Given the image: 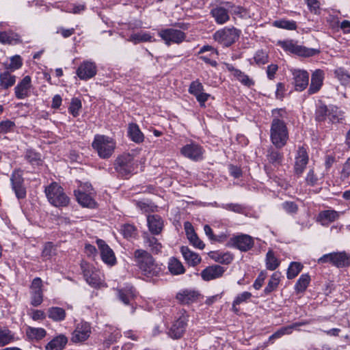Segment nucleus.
<instances>
[{"mask_svg": "<svg viewBox=\"0 0 350 350\" xmlns=\"http://www.w3.org/2000/svg\"><path fill=\"white\" fill-rule=\"evenodd\" d=\"M133 258L137 267L147 277L157 276L162 271L161 265L157 263L152 256L144 250H136Z\"/></svg>", "mask_w": 350, "mask_h": 350, "instance_id": "obj_1", "label": "nucleus"}, {"mask_svg": "<svg viewBox=\"0 0 350 350\" xmlns=\"http://www.w3.org/2000/svg\"><path fill=\"white\" fill-rule=\"evenodd\" d=\"M93 149L101 159H109L116 148V142L110 137L104 135H96L92 143Z\"/></svg>", "mask_w": 350, "mask_h": 350, "instance_id": "obj_2", "label": "nucleus"}, {"mask_svg": "<svg viewBox=\"0 0 350 350\" xmlns=\"http://www.w3.org/2000/svg\"><path fill=\"white\" fill-rule=\"evenodd\" d=\"M45 194L49 202L56 207L66 206L69 198L64 192L62 187L57 183H52L45 188Z\"/></svg>", "mask_w": 350, "mask_h": 350, "instance_id": "obj_3", "label": "nucleus"}, {"mask_svg": "<svg viewBox=\"0 0 350 350\" xmlns=\"http://www.w3.org/2000/svg\"><path fill=\"white\" fill-rule=\"evenodd\" d=\"M270 139L273 145L277 148L284 147L288 139V131L286 124L280 122L271 123Z\"/></svg>", "mask_w": 350, "mask_h": 350, "instance_id": "obj_4", "label": "nucleus"}, {"mask_svg": "<svg viewBox=\"0 0 350 350\" xmlns=\"http://www.w3.org/2000/svg\"><path fill=\"white\" fill-rule=\"evenodd\" d=\"M114 168L119 176L127 178L135 170L134 157L129 153H123L114 161Z\"/></svg>", "mask_w": 350, "mask_h": 350, "instance_id": "obj_5", "label": "nucleus"}, {"mask_svg": "<svg viewBox=\"0 0 350 350\" xmlns=\"http://www.w3.org/2000/svg\"><path fill=\"white\" fill-rule=\"evenodd\" d=\"M278 44L286 51L305 57H312L320 53L319 49L298 45L293 40L278 41Z\"/></svg>", "mask_w": 350, "mask_h": 350, "instance_id": "obj_6", "label": "nucleus"}, {"mask_svg": "<svg viewBox=\"0 0 350 350\" xmlns=\"http://www.w3.org/2000/svg\"><path fill=\"white\" fill-rule=\"evenodd\" d=\"M188 317L187 312L184 309L180 310L177 312L169 331V336L172 338L179 339L183 336L187 326Z\"/></svg>", "mask_w": 350, "mask_h": 350, "instance_id": "obj_7", "label": "nucleus"}, {"mask_svg": "<svg viewBox=\"0 0 350 350\" xmlns=\"http://www.w3.org/2000/svg\"><path fill=\"white\" fill-rule=\"evenodd\" d=\"M240 36V31L234 27H224L213 34V39L226 47L231 46Z\"/></svg>", "mask_w": 350, "mask_h": 350, "instance_id": "obj_8", "label": "nucleus"}, {"mask_svg": "<svg viewBox=\"0 0 350 350\" xmlns=\"http://www.w3.org/2000/svg\"><path fill=\"white\" fill-rule=\"evenodd\" d=\"M159 36L167 46H170L172 44H179L186 38V34L185 32L180 29L173 28L161 29L159 32Z\"/></svg>", "mask_w": 350, "mask_h": 350, "instance_id": "obj_9", "label": "nucleus"}, {"mask_svg": "<svg viewBox=\"0 0 350 350\" xmlns=\"http://www.w3.org/2000/svg\"><path fill=\"white\" fill-rule=\"evenodd\" d=\"M227 245L241 252H247L253 247L254 241L250 235L242 234L230 238Z\"/></svg>", "mask_w": 350, "mask_h": 350, "instance_id": "obj_10", "label": "nucleus"}, {"mask_svg": "<svg viewBox=\"0 0 350 350\" xmlns=\"http://www.w3.org/2000/svg\"><path fill=\"white\" fill-rule=\"evenodd\" d=\"M204 150L203 148L196 142H191L185 145L180 149V153L186 158L193 161H199L203 159Z\"/></svg>", "mask_w": 350, "mask_h": 350, "instance_id": "obj_11", "label": "nucleus"}, {"mask_svg": "<svg viewBox=\"0 0 350 350\" xmlns=\"http://www.w3.org/2000/svg\"><path fill=\"white\" fill-rule=\"evenodd\" d=\"M293 75V84L295 90L298 92L304 90L309 84V73L301 69L292 68L290 70Z\"/></svg>", "mask_w": 350, "mask_h": 350, "instance_id": "obj_12", "label": "nucleus"}, {"mask_svg": "<svg viewBox=\"0 0 350 350\" xmlns=\"http://www.w3.org/2000/svg\"><path fill=\"white\" fill-rule=\"evenodd\" d=\"M97 72L95 62L90 60L83 61L78 67L76 74L81 80L87 81L94 77Z\"/></svg>", "mask_w": 350, "mask_h": 350, "instance_id": "obj_13", "label": "nucleus"}, {"mask_svg": "<svg viewBox=\"0 0 350 350\" xmlns=\"http://www.w3.org/2000/svg\"><path fill=\"white\" fill-rule=\"evenodd\" d=\"M81 267L83 273V276L90 285L94 288H98L101 285L102 280L99 275V273L94 270V267L86 262H83Z\"/></svg>", "mask_w": 350, "mask_h": 350, "instance_id": "obj_14", "label": "nucleus"}, {"mask_svg": "<svg viewBox=\"0 0 350 350\" xmlns=\"http://www.w3.org/2000/svg\"><path fill=\"white\" fill-rule=\"evenodd\" d=\"M90 324L82 321L78 323L72 333L71 341L74 343L81 342L86 340L90 336Z\"/></svg>", "mask_w": 350, "mask_h": 350, "instance_id": "obj_15", "label": "nucleus"}, {"mask_svg": "<svg viewBox=\"0 0 350 350\" xmlns=\"http://www.w3.org/2000/svg\"><path fill=\"white\" fill-rule=\"evenodd\" d=\"M96 244L103 261L109 266H113L116 263V258L112 249L102 239H97Z\"/></svg>", "mask_w": 350, "mask_h": 350, "instance_id": "obj_16", "label": "nucleus"}, {"mask_svg": "<svg viewBox=\"0 0 350 350\" xmlns=\"http://www.w3.org/2000/svg\"><path fill=\"white\" fill-rule=\"evenodd\" d=\"M200 296L198 291L193 289L180 290L176 295L178 302L183 305H189L196 302Z\"/></svg>", "mask_w": 350, "mask_h": 350, "instance_id": "obj_17", "label": "nucleus"}, {"mask_svg": "<svg viewBox=\"0 0 350 350\" xmlns=\"http://www.w3.org/2000/svg\"><path fill=\"white\" fill-rule=\"evenodd\" d=\"M31 79L25 76L14 88V94L18 99H24L30 95Z\"/></svg>", "mask_w": 350, "mask_h": 350, "instance_id": "obj_18", "label": "nucleus"}, {"mask_svg": "<svg viewBox=\"0 0 350 350\" xmlns=\"http://www.w3.org/2000/svg\"><path fill=\"white\" fill-rule=\"evenodd\" d=\"M324 72L321 69L315 70L311 76V82L308 90L310 95L317 93L323 84Z\"/></svg>", "mask_w": 350, "mask_h": 350, "instance_id": "obj_19", "label": "nucleus"}, {"mask_svg": "<svg viewBox=\"0 0 350 350\" xmlns=\"http://www.w3.org/2000/svg\"><path fill=\"white\" fill-rule=\"evenodd\" d=\"M308 162V155L304 147H299L295 158V172L297 175H301Z\"/></svg>", "mask_w": 350, "mask_h": 350, "instance_id": "obj_20", "label": "nucleus"}, {"mask_svg": "<svg viewBox=\"0 0 350 350\" xmlns=\"http://www.w3.org/2000/svg\"><path fill=\"white\" fill-rule=\"evenodd\" d=\"M225 269L220 265H213L206 267L201 272V276L205 281H210L220 278L224 273Z\"/></svg>", "mask_w": 350, "mask_h": 350, "instance_id": "obj_21", "label": "nucleus"}, {"mask_svg": "<svg viewBox=\"0 0 350 350\" xmlns=\"http://www.w3.org/2000/svg\"><path fill=\"white\" fill-rule=\"evenodd\" d=\"M339 217L340 213L334 210H325L319 213L317 221L323 226H328L329 224L337 220Z\"/></svg>", "mask_w": 350, "mask_h": 350, "instance_id": "obj_22", "label": "nucleus"}, {"mask_svg": "<svg viewBox=\"0 0 350 350\" xmlns=\"http://www.w3.org/2000/svg\"><path fill=\"white\" fill-rule=\"evenodd\" d=\"M308 323L307 321H301L293 323L292 325L288 326L282 327L275 333H273L271 336H270L269 340L273 342L274 340L280 338L284 335L291 334L293 329H297L298 327L307 325Z\"/></svg>", "mask_w": 350, "mask_h": 350, "instance_id": "obj_23", "label": "nucleus"}, {"mask_svg": "<svg viewBox=\"0 0 350 350\" xmlns=\"http://www.w3.org/2000/svg\"><path fill=\"white\" fill-rule=\"evenodd\" d=\"M147 222L149 230L153 234H159L161 233L163 223L161 217L157 215H148Z\"/></svg>", "mask_w": 350, "mask_h": 350, "instance_id": "obj_24", "label": "nucleus"}, {"mask_svg": "<svg viewBox=\"0 0 350 350\" xmlns=\"http://www.w3.org/2000/svg\"><path fill=\"white\" fill-rule=\"evenodd\" d=\"M68 342V338L59 334L53 338L44 347L45 350H63Z\"/></svg>", "mask_w": 350, "mask_h": 350, "instance_id": "obj_25", "label": "nucleus"}, {"mask_svg": "<svg viewBox=\"0 0 350 350\" xmlns=\"http://www.w3.org/2000/svg\"><path fill=\"white\" fill-rule=\"evenodd\" d=\"M142 237L144 245L149 247L152 253L158 254L161 252L162 245L159 242L157 239L150 235L148 232L143 233Z\"/></svg>", "mask_w": 350, "mask_h": 350, "instance_id": "obj_26", "label": "nucleus"}, {"mask_svg": "<svg viewBox=\"0 0 350 350\" xmlns=\"http://www.w3.org/2000/svg\"><path fill=\"white\" fill-rule=\"evenodd\" d=\"M180 252L185 261L190 266L194 267L201 262L200 256L198 254L191 251L187 246H182L180 247Z\"/></svg>", "mask_w": 350, "mask_h": 350, "instance_id": "obj_27", "label": "nucleus"}, {"mask_svg": "<svg viewBox=\"0 0 350 350\" xmlns=\"http://www.w3.org/2000/svg\"><path fill=\"white\" fill-rule=\"evenodd\" d=\"M22 42L20 36L12 31H0V42L4 44H17Z\"/></svg>", "mask_w": 350, "mask_h": 350, "instance_id": "obj_28", "label": "nucleus"}, {"mask_svg": "<svg viewBox=\"0 0 350 350\" xmlns=\"http://www.w3.org/2000/svg\"><path fill=\"white\" fill-rule=\"evenodd\" d=\"M333 265L338 267H346L350 265V255L345 252H333Z\"/></svg>", "mask_w": 350, "mask_h": 350, "instance_id": "obj_29", "label": "nucleus"}, {"mask_svg": "<svg viewBox=\"0 0 350 350\" xmlns=\"http://www.w3.org/2000/svg\"><path fill=\"white\" fill-rule=\"evenodd\" d=\"M211 14L217 24L222 25L230 19L228 11L220 6H217L211 10Z\"/></svg>", "mask_w": 350, "mask_h": 350, "instance_id": "obj_30", "label": "nucleus"}, {"mask_svg": "<svg viewBox=\"0 0 350 350\" xmlns=\"http://www.w3.org/2000/svg\"><path fill=\"white\" fill-rule=\"evenodd\" d=\"M75 194L78 202L83 206L90 208L96 206V203L90 194L86 193L80 189L75 191Z\"/></svg>", "mask_w": 350, "mask_h": 350, "instance_id": "obj_31", "label": "nucleus"}, {"mask_svg": "<svg viewBox=\"0 0 350 350\" xmlns=\"http://www.w3.org/2000/svg\"><path fill=\"white\" fill-rule=\"evenodd\" d=\"M266 157L269 163L274 167L281 165L284 158L282 152L272 147L268 149Z\"/></svg>", "mask_w": 350, "mask_h": 350, "instance_id": "obj_32", "label": "nucleus"}, {"mask_svg": "<svg viewBox=\"0 0 350 350\" xmlns=\"http://www.w3.org/2000/svg\"><path fill=\"white\" fill-rule=\"evenodd\" d=\"M329 114H328V121L332 124L342 123L345 120L344 112L338 107L330 105Z\"/></svg>", "mask_w": 350, "mask_h": 350, "instance_id": "obj_33", "label": "nucleus"}, {"mask_svg": "<svg viewBox=\"0 0 350 350\" xmlns=\"http://www.w3.org/2000/svg\"><path fill=\"white\" fill-rule=\"evenodd\" d=\"M168 270L172 275H180L185 272L182 262L175 257H171L167 263Z\"/></svg>", "mask_w": 350, "mask_h": 350, "instance_id": "obj_34", "label": "nucleus"}, {"mask_svg": "<svg viewBox=\"0 0 350 350\" xmlns=\"http://www.w3.org/2000/svg\"><path fill=\"white\" fill-rule=\"evenodd\" d=\"M210 256L215 261L224 265H229L233 260V255L230 252H212Z\"/></svg>", "mask_w": 350, "mask_h": 350, "instance_id": "obj_35", "label": "nucleus"}, {"mask_svg": "<svg viewBox=\"0 0 350 350\" xmlns=\"http://www.w3.org/2000/svg\"><path fill=\"white\" fill-rule=\"evenodd\" d=\"M128 135L135 143H140L144 141V135L136 124L132 123L129 124Z\"/></svg>", "mask_w": 350, "mask_h": 350, "instance_id": "obj_36", "label": "nucleus"}, {"mask_svg": "<svg viewBox=\"0 0 350 350\" xmlns=\"http://www.w3.org/2000/svg\"><path fill=\"white\" fill-rule=\"evenodd\" d=\"M16 82V76L12 75L10 71L5 70L0 74V86L3 89H8Z\"/></svg>", "mask_w": 350, "mask_h": 350, "instance_id": "obj_37", "label": "nucleus"}, {"mask_svg": "<svg viewBox=\"0 0 350 350\" xmlns=\"http://www.w3.org/2000/svg\"><path fill=\"white\" fill-rule=\"evenodd\" d=\"M128 40L137 44L140 42H153L154 40L149 33L141 31L131 34Z\"/></svg>", "mask_w": 350, "mask_h": 350, "instance_id": "obj_38", "label": "nucleus"}, {"mask_svg": "<svg viewBox=\"0 0 350 350\" xmlns=\"http://www.w3.org/2000/svg\"><path fill=\"white\" fill-rule=\"evenodd\" d=\"M27 336L31 340H40L46 335V332L41 327H28L26 329Z\"/></svg>", "mask_w": 350, "mask_h": 350, "instance_id": "obj_39", "label": "nucleus"}, {"mask_svg": "<svg viewBox=\"0 0 350 350\" xmlns=\"http://www.w3.org/2000/svg\"><path fill=\"white\" fill-rule=\"evenodd\" d=\"M48 317L54 321H62L65 319L66 312L60 307H51L47 310Z\"/></svg>", "mask_w": 350, "mask_h": 350, "instance_id": "obj_40", "label": "nucleus"}, {"mask_svg": "<svg viewBox=\"0 0 350 350\" xmlns=\"http://www.w3.org/2000/svg\"><path fill=\"white\" fill-rule=\"evenodd\" d=\"M329 109L330 105L327 106L324 104H320L318 105L315 111V120L318 122H325L328 120Z\"/></svg>", "mask_w": 350, "mask_h": 350, "instance_id": "obj_41", "label": "nucleus"}, {"mask_svg": "<svg viewBox=\"0 0 350 350\" xmlns=\"http://www.w3.org/2000/svg\"><path fill=\"white\" fill-rule=\"evenodd\" d=\"M119 299L125 304H129L135 297V290L131 287L118 290Z\"/></svg>", "mask_w": 350, "mask_h": 350, "instance_id": "obj_42", "label": "nucleus"}, {"mask_svg": "<svg viewBox=\"0 0 350 350\" xmlns=\"http://www.w3.org/2000/svg\"><path fill=\"white\" fill-rule=\"evenodd\" d=\"M281 273L276 271L273 273L265 287L264 291L265 294H269L275 290L280 283Z\"/></svg>", "mask_w": 350, "mask_h": 350, "instance_id": "obj_43", "label": "nucleus"}, {"mask_svg": "<svg viewBox=\"0 0 350 350\" xmlns=\"http://www.w3.org/2000/svg\"><path fill=\"white\" fill-rule=\"evenodd\" d=\"M273 27L287 30H295L297 29V23L294 21L286 19H280L274 21L272 23Z\"/></svg>", "mask_w": 350, "mask_h": 350, "instance_id": "obj_44", "label": "nucleus"}, {"mask_svg": "<svg viewBox=\"0 0 350 350\" xmlns=\"http://www.w3.org/2000/svg\"><path fill=\"white\" fill-rule=\"evenodd\" d=\"M271 123L278 122L280 124H286L285 120L288 118V113L284 109H275L271 111Z\"/></svg>", "mask_w": 350, "mask_h": 350, "instance_id": "obj_45", "label": "nucleus"}, {"mask_svg": "<svg viewBox=\"0 0 350 350\" xmlns=\"http://www.w3.org/2000/svg\"><path fill=\"white\" fill-rule=\"evenodd\" d=\"M219 206L225 210L234 212L239 214H244L246 212V207L241 204L238 203H228L221 204Z\"/></svg>", "mask_w": 350, "mask_h": 350, "instance_id": "obj_46", "label": "nucleus"}, {"mask_svg": "<svg viewBox=\"0 0 350 350\" xmlns=\"http://www.w3.org/2000/svg\"><path fill=\"white\" fill-rule=\"evenodd\" d=\"M23 63L19 55H15L10 58V62H4L3 66L6 70L14 71L21 67Z\"/></svg>", "mask_w": 350, "mask_h": 350, "instance_id": "obj_47", "label": "nucleus"}, {"mask_svg": "<svg viewBox=\"0 0 350 350\" xmlns=\"http://www.w3.org/2000/svg\"><path fill=\"white\" fill-rule=\"evenodd\" d=\"M280 265L279 260L275 256L273 252L269 250L266 255V266L269 270L273 271Z\"/></svg>", "mask_w": 350, "mask_h": 350, "instance_id": "obj_48", "label": "nucleus"}, {"mask_svg": "<svg viewBox=\"0 0 350 350\" xmlns=\"http://www.w3.org/2000/svg\"><path fill=\"white\" fill-rule=\"evenodd\" d=\"M13 338V334L8 328L0 327V347L9 344Z\"/></svg>", "mask_w": 350, "mask_h": 350, "instance_id": "obj_49", "label": "nucleus"}, {"mask_svg": "<svg viewBox=\"0 0 350 350\" xmlns=\"http://www.w3.org/2000/svg\"><path fill=\"white\" fill-rule=\"evenodd\" d=\"M310 281V278L308 274H303L300 276L297 283L295 284V288L297 292H304L307 288Z\"/></svg>", "mask_w": 350, "mask_h": 350, "instance_id": "obj_50", "label": "nucleus"}, {"mask_svg": "<svg viewBox=\"0 0 350 350\" xmlns=\"http://www.w3.org/2000/svg\"><path fill=\"white\" fill-rule=\"evenodd\" d=\"M234 77L241 82L243 85L247 87H251L254 85V81L245 75L241 70H235Z\"/></svg>", "mask_w": 350, "mask_h": 350, "instance_id": "obj_51", "label": "nucleus"}, {"mask_svg": "<svg viewBox=\"0 0 350 350\" xmlns=\"http://www.w3.org/2000/svg\"><path fill=\"white\" fill-rule=\"evenodd\" d=\"M303 266L299 262H293L288 267L287 271V278L288 279L295 278L301 271Z\"/></svg>", "mask_w": 350, "mask_h": 350, "instance_id": "obj_52", "label": "nucleus"}, {"mask_svg": "<svg viewBox=\"0 0 350 350\" xmlns=\"http://www.w3.org/2000/svg\"><path fill=\"white\" fill-rule=\"evenodd\" d=\"M15 127V123L10 120L1 121L0 122V137L8 133L13 132Z\"/></svg>", "mask_w": 350, "mask_h": 350, "instance_id": "obj_53", "label": "nucleus"}, {"mask_svg": "<svg viewBox=\"0 0 350 350\" xmlns=\"http://www.w3.org/2000/svg\"><path fill=\"white\" fill-rule=\"evenodd\" d=\"M25 157L27 161L33 165H38L41 162L40 154L33 150H27Z\"/></svg>", "mask_w": 350, "mask_h": 350, "instance_id": "obj_54", "label": "nucleus"}, {"mask_svg": "<svg viewBox=\"0 0 350 350\" xmlns=\"http://www.w3.org/2000/svg\"><path fill=\"white\" fill-rule=\"evenodd\" d=\"M82 107L81 101L78 98H73L71 100L70 107L68 108V111L71 113L74 117H77L79 114L80 109Z\"/></svg>", "mask_w": 350, "mask_h": 350, "instance_id": "obj_55", "label": "nucleus"}, {"mask_svg": "<svg viewBox=\"0 0 350 350\" xmlns=\"http://www.w3.org/2000/svg\"><path fill=\"white\" fill-rule=\"evenodd\" d=\"M334 74L342 85H348L350 84V75L342 68L336 69Z\"/></svg>", "mask_w": 350, "mask_h": 350, "instance_id": "obj_56", "label": "nucleus"}, {"mask_svg": "<svg viewBox=\"0 0 350 350\" xmlns=\"http://www.w3.org/2000/svg\"><path fill=\"white\" fill-rule=\"evenodd\" d=\"M31 304L33 306H40L43 301L42 291H31Z\"/></svg>", "mask_w": 350, "mask_h": 350, "instance_id": "obj_57", "label": "nucleus"}, {"mask_svg": "<svg viewBox=\"0 0 350 350\" xmlns=\"http://www.w3.org/2000/svg\"><path fill=\"white\" fill-rule=\"evenodd\" d=\"M254 61L258 65H263L268 62L269 55L268 53L263 50H258L254 55Z\"/></svg>", "mask_w": 350, "mask_h": 350, "instance_id": "obj_58", "label": "nucleus"}, {"mask_svg": "<svg viewBox=\"0 0 350 350\" xmlns=\"http://www.w3.org/2000/svg\"><path fill=\"white\" fill-rule=\"evenodd\" d=\"M188 91L191 94L196 96L204 91V86L199 80H196L191 83Z\"/></svg>", "mask_w": 350, "mask_h": 350, "instance_id": "obj_59", "label": "nucleus"}, {"mask_svg": "<svg viewBox=\"0 0 350 350\" xmlns=\"http://www.w3.org/2000/svg\"><path fill=\"white\" fill-rule=\"evenodd\" d=\"M55 254V248L52 243H46L42 251V256L49 259Z\"/></svg>", "mask_w": 350, "mask_h": 350, "instance_id": "obj_60", "label": "nucleus"}, {"mask_svg": "<svg viewBox=\"0 0 350 350\" xmlns=\"http://www.w3.org/2000/svg\"><path fill=\"white\" fill-rule=\"evenodd\" d=\"M282 207L288 213H295L298 210L297 205L293 202H284L282 203Z\"/></svg>", "mask_w": 350, "mask_h": 350, "instance_id": "obj_61", "label": "nucleus"}, {"mask_svg": "<svg viewBox=\"0 0 350 350\" xmlns=\"http://www.w3.org/2000/svg\"><path fill=\"white\" fill-rule=\"evenodd\" d=\"M11 183L12 188L16 187L22 186L23 183V178L22 175L18 172H14L11 176Z\"/></svg>", "mask_w": 350, "mask_h": 350, "instance_id": "obj_62", "label": "nucleus"}, {"mask_svg": "<svg viewBox=\"0 0 350 350\" xmlns=\"http://www.w3.org/2000/svg\"><path fill=\"white\" fill-rule=\"evenodd\" d=\"M122 231L124 237L131 238L135 234V228L131 224H124L122 226Z\"/></svg>", "mask_w": 350, "mask_h": 350, "instance_id": "obj_63", "label": "nucleus"}, {"mask_svg": "<svg viewBox=\"0 0 350 350\" xmlns=\"http://www.w3.org/2000/svg\"><path fill=\"white\" fill-rule=\"evenodd\" d=\"M319 178L317 176L314 174V172L312 169L310 170L307 174L306 177V182L308 185L314 186L317 184Z\"/></svg>", "mask_w": 350, "mask_h": 350, "instance_id": "obj_64", "label": "nucleus"}]
</instances>
